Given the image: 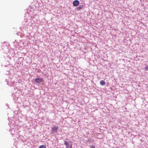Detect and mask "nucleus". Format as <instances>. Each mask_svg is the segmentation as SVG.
Here are the masks:
<instances>
[{
    "instance_id": "obj_1",
    "label": "nucleus",
    "mask_w": 148,
    "mask_h": 148,
    "mask_svg": "<svg viewBox=\"0 0 148 148\" xmlns=\"http://www.w3.org/2000/svg\"><path fill=\"white\" fill-rule=\"evenodd\" d=\"M66 141H64V144L66 146L67 148H71L72 147V142L69 139L66 138Z\"/></svg>"
},
{
    "instance_id": "obj_2",
    "label": "nucleus",
    "mask_w": 148,
    "mask_h": 148,
    "mask_svg": "<svg viewBox=\"0 0 148 148\" xmlns=\"http://www.w3.org/2000/svg\"><path fill=\"white\" fill-rule=\"evenodd\" d=\"M43 79L41 78H37L35 79V82L37 83H41L43 82Z\"/></svg>"
},
{
    "instance_id": "obj_5",
    "label": "nucleus",
    "mask_w": 148,
    "mask_h": 148,
    "mask_svg": "<svg viewBox=\"0 0 148 148\" xmlns=\"http://www.w3.org/2000/svg\"><path fill=\"white\" fill-rule=\"evenodd\" d=\"M100 84L101 86H104L105 85L106 83L103 80H101L100 82Z\"/></svg>"
},
{
    "instance_id": "obj_9",
    "label": "nucleus",
    "mask_w": 148,
    "mask_h": 148,
    "mask_svg": "<svg viewBox=\"0 0 148 148\" xmlns=\"http://www.w3.org/2000/svg\"><path fill=\"white\" fill-rule=\"evenodd\" d=\"M145 69L146 71H148V65H147L145 67Z\"/></svg>"
},
{
    "instance_id": "obj_8",
    "label": "nucleus",
    "mask_w": 148,
    "mask_h": 148,
    "mask_svg": "<svg viewBox=\"0 0 148 148\" xmlns=\"http://www.w3.org/2000/svg\"><path fill=\"white\" fill-rule=\"evenodd\" d=\"M21 34H22V33H20V32H18L16 33V34L17 36H19V35L21 36Z\"/></svg>"
},
{
    "instance_id": "obj_10",
    "label": "nucleus",
    "mask_w": 148,
    "mask_h": 148,
    "mask_svg": "<svg viewBox=\"0 0 148 148\" xmlns=\"http://www.w3.org/2000/svg\"><path fill=\"white\" fill-rule=\"evenodd\" d=\"M90 148H95V147L92 145L90 146Z\"/></svg>"
},
{
    "instance_id": "obj_3",
    "label": "nucleus",
    "mask_w": 148,
    "mask_h": 148,
    "mask_svg": "<svg viewBox=\"0 0 148 148\" xmlns=\"http://www.w3.org/2000/svg\"><path fill=\"white\" fill-rule=\"evenodd\" d=\"M58 129V126H54L51 128V131L53 132H56Z\"/></svg>"
},
{
    "instance_id": "obj_4",
    "label": "nucleus",
    "mask_w": 148,
    "mask_h": 148,
    "mask_svg": "<svg viewBox=\"0 0 148 148\" xmlns=\"http://www.w3.org/2000/svg\"><path fill=\"white\" fill-rule=\"evenodd\" d=\"M79 1L77 0H75L73 1V5L74 6H77L79 3Z\"/></svg>"
},
{
    "instance_id": "obj_7",
    "label": "nucleus",
    "mask_w": 148,
    "mask_h": 148,
    "mask_svg": "<svg viewBox=\"0 0 148 148\" xmlns=\"http://www.w3.org/2000/svg\"><path fill=\"white\" fill-rule=\"evenodd\" d=\"M39 148H46V147L44 145H42L40 146Z\"/></svg>"
},
{
    "instance_id": "obj_6",
    "label": "nucleus",
    "mask_w": 148,
    "mask_h": 148,
    "mask_svg": "<svg viewBox=\"0 0 148 148\" xmlns=\"http://www.w3.org/2000/svg\"><path fill=\"white\" fill-rule=\"evenodd\" d=\"M83 7V5H80L78 7H77V9H82Z\"/></svg>"
}]
</instances>
